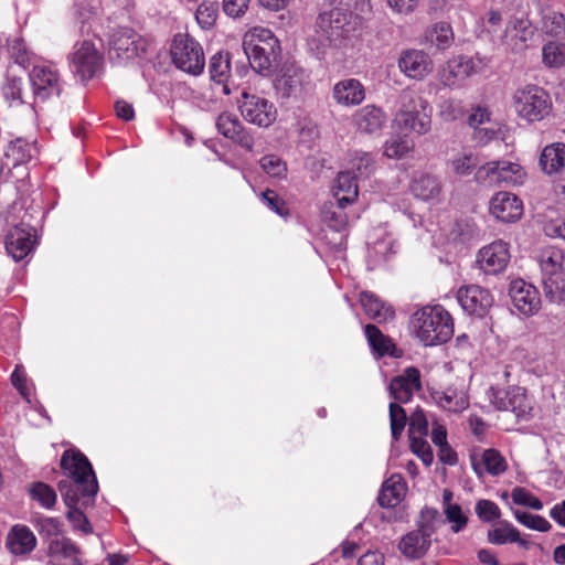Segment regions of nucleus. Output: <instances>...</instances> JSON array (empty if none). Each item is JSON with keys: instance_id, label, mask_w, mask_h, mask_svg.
Here are the masks:
<instances>
[{"instance_id": "nucleus-59", "label": "nucleus", "mask_w": 565, "mask_h": 565, "mask_svg": "<svg viewBox=\"0 0 565 565\" xmlns=\"http://www.w3.org/2000/svg\"><path fill=\"white\" fill-rule=\"evenodd\" d=\"M511 498L513 503L518 505L529 507L533 510L543 508L542 501L522 487H515L511 492Z\"/></svg>"}, {"instance_id": "nucleus-18", "label": "nucleus", "mask_w": 565, "mask_h": 565, "mask_svg": "<svg viewBox=\"0 0 565 565\" xmlns=\"http://www.w3.org/2000/svg\"><path fill=\"white\" fill-rule=\"evenodd\" d=\"M434 526L429 523L422 524L417 530L404 535L398 544L401 553L412 559L423 557L430 547Z\"/></svg>"}, {"instance_id": "nucleus-38", "label": "nucleus", "mask_w": 565, "mask_h": 565, "mask_svg": "<svg viewBox=\"0 0 565 565\" xmlns=\"http://www.w3.org/2000/svg\"><path fill=\"white\" fill-rule=\"evenodd\" d=\"M540 166L547 174L558 172L565 166V143L555 142L546 146L540 156Z\"/></svg>"}, {"instance_id": "nucleus-57", "label": "nucleus", "mask_w": 565, "mask_h": 565, "mask_svg": "<svg viewBox=\"0 0 565 565\" xmlns=\"http://www.w3.org/2000/svg\"><path fill=\"white\" fill-rule=\"evenodd\" d=\"M452 171L458 175L470 174L479 164L478 157L473 153H462L450 162Z\"/></svg>"}, {"instance_id": "nucleus-50", "label": "nucleus", "mask_w": 565, "mask_h": 565, "mask_svg": "<svg viewBox=\"0 0 565 565\" xmlns=\"http://www.w3.org/2000/svg\"><path fill=\"white\" fill-rule=\"evenodd\" d=\"M413 142L406 137H396L387 140L384 147V154L391 159H401L412 148Z\"/></svg>"}, {"instance_id": "nucleus-52", "label": "nucleus", "mask_w": 565, "mask_h": 565, "mask_svg": "<svg viewBox=\"0 0 565 565\" xmlns=\"http://www.w3.org/2000/svg\"><path fill=\"white\" fill-rule=\"evenodd\" d=\"M62 522L57 518L44 516L39 519L36 527L42 539H60L62 534Z\"/></svg>"}, {"instance_id": "nucleus-26", "label": "nucleus", "mask_w": 565, "mask_h": 565, "mask_svg": "<svg viewBox=\"0 0 565 565\" xmlns=\"http://www.w3.org/2000/svg\"><path fill=\"white\" fill-rule=\"evenodd\" d=\"M332 97L339 105L356 106L365 99V88L356 78L342 79L333 86Z\"/></svg>"}, {"instance_id": "nucleus-9", "label": "nucleus", "mask_w": 565, "mask_h": 565, "mask_svg": "<svg viewBox=\"0 0 565 565\" xmlns=\"http://www.w3.org/2000/svg\"><path fill=\"white\" fill-rule=\"evenodd\" d=\"M71 67L86 82L96 76L104 67V56L89 41H83L74 46L71 55Z\"/></svg>"}, {"instance_id": "nucleus-30", "label": "nucleus", "mask_w": 565, "mask_h": 565, "mask_svg": "<svg viewBox=\"0 0 565 565\" xmlns=\"http://www.w3.org/2000/svg\"><path fill=\"white\" fill-rule=\"evenodd\" d=\"M39 153L36 142L24 138L11 140L4 150V156L12 167H18L35 159Z\"/></svg>"}, {"instance_id": "nucleus-58", "label": "nucleus", "mask_w": 565, "mask_h": 565, "mask_svg": "<svg viewBox=\"0 0 565 565\" xmlns=\"http://www.w3.org/2000/svg\"><path fill=\"white\" fill-rule=\"evenodd\" d=\"M476 514L478 518L486 523L499 520L501 516V510L498 504L491 500L481 499L476 503Z\"/></svg>"}, {"instance_id": "nucleus-5", "label": "nucleus", "mask_w": 565, "mask_h": 565, "mask_svg": "<svg viewBox=\"0 0 565 565\" xmlns=\"http://www.w3.org/2000/svg\"><path fill=\"white\" fill-rule=\"evenodd\" d=\"M170 54L177 68L191 75L202 74L205 57L202 45L188 33H178L173 36Z\"/></svg>"}, {"instance_id": "nucleus-47", "label": "nucleus", "mask_w": 565, "mask_h": 565, "mask_svg": "<svg viewBox=\"0 0 565 565\" xmlns=\"http://www.w3.org/2000/svg\"><path fill=\"white\" fill-rule=\"evenodd\" d=\"M388 411L392 438L397 441L406 426L407 414L398 403H391Z\"/></svg>"}, {"instance_id": "nucleus-24", "label": "nucleus", "mask_w": 565, "mask_h": 565, "mask_svg": "<svg viewBox=\"0 0 565 565\" xmlns=\"http://www.w3.org/2000/svg\"><path fill=\"white\" fill-rule=\"evenodd\" d=\"M305 78V71L300 66L285 65L274 79V88L281 98H289L301 92Z\"/></svg>"}, {"instance_id": "nucleus-56", "label": "nucleus", "mask_w": 565, "mask_h": 565, "mask_svg": "<svg viewBox=\"0 0 565 565\" xmlns=\"http://www.w3.org/2000/svg\"><path fill=\"white\" fill-rule=\"evenodd\" d=\"M259 164L265 173L274 178H281L287 172V166L285 161H282L276 154L264 156L259 160Z\"/></svg>"}, {"instance_id": "nucleus-15", "label": "nucleus", "mask_w": 565, "mask_h": 565, "mask_svg": "<svg viewBox=\"0 0 565 565\" xmlns=\"http://www.w3.org/2000/svg\"><path fill=\"white\" fill-rule=\"evenodd\" d=\"M215 127L224 138L232 140L246 151H253L254 137L235 114L221 113L216 118Z\"/></svg>"}, {"instance_id": "nucleus-40", "label": "nucleus", "mask_w": 565, "mask_h": 565, "mask_svg": "<svg viewBox=\"0 0 565 565\" xmlns=\"http://www.w3.org/2000/svg\"><path fill=\"white\" fill-rule=\"evenodd\" d=\"M271 47L280 49L275 34L266 28L255 26L243 36V49Z\"/></svg>"}, {"instance_id": "nucleus-4", "label": "nucleus", "mask_w": 565, "mask_h": 565, "mask_svg": "<svg viewBox=\"0 0 565 565\" xmlns=\"http://www.w3.org/2000/svg\"><path fill=\"white\" fill-rule=\"evenodd\" d=\"M513 107L521 118L535 122L550 115L552 99L544 88L530 84L515 90Z\"/></svg>"}, {"instance_id": "nucleus-36", "label": "nucleus", "mask_w": 565, "mask_h": 565, "mask_svg": "<svg viewBox=\"0 0 565 565\" xmlns=\"http://www.w3.org/2000/svg\"><path fill=\"white\" fill-rule=\"evenodd\" d=\"M333 191L339 207L344 209L348 204L353 203L359 195L355 175L349 171L339 172Z\"/></svg>"}, {"instance_id": "nucleus-21", "label": "nucleus", "mask_w": 565, "mask_h": 565, "mask_svg": "<svg viewBox=\"0 0 565 565\" xmlns=\"http://www.w3.org/2000/svg\"><path fill=\"white\" fill-rule=\"evenodd\" d=\"M355 19L354 13L331 9L329 12L319 14L317 24L330 38H347L354 30L353 21Z\"/></svg>"}, {"instance_id": "nucleus-29", "label": "nucleus", "mask_w": 565, "mask_h": 565, "mask_svg": "<svg viewBox=\"0 0 565 565\" xmlns=\"http://www.w3.org/2000/svg\"><path fill=\"white\" fill-rule=\"evenodd\" d=\"M406 492L407 483L403 476L393 473L383 482L377 502L382 508H395L404 500Z\"/></svg>"}, {"instance_id": "nucleus-55", "label": "nucleus", "mask_w": 565, "mask_h": 565, "mask_svg": "<svg viewBox=\"0 0 565 565\" xmlns=\"http://www.w3.org/2000/svg\"><path fill=\"white\" fill-rule=\"evenodd\" d=\"M515 518L522 525L539 532H547L552 527L551 523L542 515L516 511Z\"/></svg>"}, {"instance_id": "nucleus-33", "label": "nucleus", "mask_w": 565, "mask_h": 565, "mask_svg": "<svg viewBox=\"0 0 565 565\" xmlns=\"http://www.w3.org/2000/svg\"><path fill=\"white\" fill-rule=\"evenodd\" d=\"M7 546L14 555L31 553L36 546V539L26 525H14L7 539Z\"/></svg>"}, {"instance_id": "nucleus-49", "label": "nucleus", "mask_w": 565, "mask_h": 565, "mask_svg": "<svg viewBox=\"0 0 565 565\" xmlns=\"http://www.w3.org/2000/svg\"><path fill=\"white\" fill-rule=\"evenodd\" d=\"M342 210L340 207V211H335L332 205L327 204L321 210L322 221L337 232L344 230L348 224V217Z\"/></svg>"}, {"instance_id": "nucleus-8", "label": "nucleus", "mask_w": 565, "mask_h": 565, "mask_svg": "<svg viewBox=\"0 0 565 565\" xmlns=\"http://www.w3.org/2000/svg\"><path fill=\"white\" fill-rule=\"evenodd\" d=\"M237 106L244 120L260 128L271 126L278 116L273 102L247 90L242 92Z\"/></svg>"}, {"instance_id": "nucleus-54", "label": "nucleus", "mask_w": 565, "mask_h": 565, "mask_svg": "<svg viewBox=\"0 0 565 565\" xmlns=\"http://www.w3.org/2000/svg\"><path fill=\"white\" fill-rule=\"evenodd\" d=\"M428 419L423 408L416 407L409 416L408 436H427Z\"/></svg>"}, {"instance_id": "nucleus-31", "label": "nucleus", "mask_w": 565, "mask_h": 565, "mask_svg": "<svg viewBox=\"0 0 565 565\" xmlns=\"http://www.w3.org/2000/svg\"><path fill=\"white\" fill-rule=\"evenodd\" d=\"M409 190L416 199L433 202L438 200L441 184L435 175L422 173L413 178Z\"/></svg>"}, {"instance_id": "nucleus-41", "label": "nucleus", "mask_w": 565, "mask_h": 565, "mask_svg": "<svg viewBox=\"0 0 565 565\" xmlns=\"http://www.w3.org/2000/svg\"><path fill=\"white\" fill-rule=\"evenodd\" d=\"M488 541L491 544L503 545L507 543H519L527 547V541L520 537V532L511 523L503 521L499 526L488 531Z\"/></svg>"}, {"instance_id": "nucleus-48", "label": "nucleus", "mask_w": 565, "mask_h": 565, "mask_svg": "<svg viewBox=\"0 0 565 565\" xmlns=\"http://www.w3.org/2000/svg\"><path fill=\"white\" fill-rule=\"evenodd\" d=\"M50 555H61L63 557H76L79 553L78 546L68 537L52 539L47 545Z\"/></svg>"}, {"instance_id": "nucleus-23", "label": "nucleus", "mask_w": 565, "mask_h": 565, "mask_svg": "<svg viewBox=\"0 0 565 565\" xmlns=\"http://www.w3.org/2000/svg\"><path fill=\"white\" fill-rule=\"evenodd\" d=\"M387 121L386 113L376 105H366L358 109L352 116V122L361 134L376 135Z\"/></svg>"}, {"instance_id": "nucleus-14", "label": "nucleus", "mask_w": 565, "mask_h": 565, "mask_svg": "<svg viewBox=\"0 0 565 565\" xmlns=\"http://www.w3.org/2000/svg\"><path fill=\"white\" fill-rule=\"evenodd\" d=\"M30 82L36 100L45 102L61 94L60 75L57 70L49 65H35L30 75Z\"/></svg>"}, {"instance_id": "nucleus-46", "label": "nucleus", "mask_w": 565, "mask_h": 565, "mask_svg": "<svg viewBox=\"0 0 565 565\" xmlns=\"http://www.w3.org/2000/svg\"><path fill=\"white\" fill-rule=\"evenodd\" d=\"M8 52L10 57L19 65L28 67L31 62V53L23 39L14 36L8 40Z\"/></svg>"}, {"instance_id": "nucleus-6", "label": "nucleus", "mask_w": 565, "mask_h": 565, "mask_svg": "<svg viewBox=\"0 0 565 565\" xmlns=\"http://www.w3.org/2000/svg\"><path fill=\"white\" fill-rule=\"evenodd\" d=\"M525 175L524 169L519 163L498 160L480 166L475 173V180L488 186L516 185L523 183Z\"/></svg>"}, {"instance_id": "nucleus-61", "label": "nucleus", "mask_w": 565, "mask_h": 565, "mask_svg": "<svg viewBox=\"0 0 565 565\" xmlns=\"http://www.w3.org/2000/svg\"><path fill=\"white\" fill-rule=\"evenodd\" d=\"M263 202L275 213L280 216H288L289 209L282 198H280L274 190L267 189L262 193Z\"/></svg>"}, {"instance_id": "nucleus-11", "label": "nucleus", "mask_w": 565, "mask_h": 565, "mask_svg": "<svg viewBox=\"0 0 565 565\" xmlns=\"http://www.w3.org/2000/svg\"><path fill=\"white\" fill-rule=\"evenodd\" d=\"M457 300L465 312L478 318H483L494 302L489 289L475 284L461 286L457 290Z\"/></svg>"}, {"instance_id": "nucleus-32", "label": "nucleus", "mask_w": 565, "mask_h": 565, "mask_svg": "<svg viewBox=\"0 0 565 565\" xmlns=\"http://www.w3.org/2000/svg\"><path fill=\"white\" fill-rule=\"evenodd\" d=\"M430 396L440 408L447 412L461 413L469 407L468 395L455 387L434 391Z\"/></svg>"}, {"instance_id": "nucleus-27", "label": "nucleus", "mask_w": 565, "mask_h": 565, "mask_svg": "<svg viewBox=\"0 0 565 565\" xmlns=\"http://www.w3.org/2000/svg\"><path fill=\"white\" fill-rule=\"evenodd\" d=\"M359 299L369 319L377 323H384L395 318L393 307L374 292L367 290L361 291Z\"/></svg>"}, {"instance_id": "nucleus-34", "label": "nucleus", "mask_w": 565, "mask_h": 565, "mask_svg": "<svg viewBox=\"0 0 565 565\" xmlns=\"http://www.w3.org/2000/svg\"><path fill=\"white\" fill-rule=\"evenodd\" d=\"M250 67L262 74L268 75L280 54V49L258 47L244 49Z\"/></svg>"}, {"instance_id": "nucleus-63", "label": "nucleus", "mask_w": 565, "mask_h": 565, "mask_svg": "<svg viewBox=\"0 0 565 565\" xmlns=\"http://www.w3.org/2000/svg\"><path fill=\"white\" fill-rule=\"evenodd\" d=\"M250 0H223V11L231 18L243 17L249 7Z\"/></svg>"}, {"instance_id": "nucleus-35", "label": "nucleus", "mask_w": 565, "mask_h": 565, "mask_svg": "<svg viewBox=\"0 0 565 565\" xmlns=\"http://www.w3.org/2000/svg\"><path fill=\"white\" fill-rule=\"evenodd\" d=\"M425 44L436 47L438 51L450 49L455 42V34L450 23L440 21L426 29L424 33Z\"/></svg>"}, {"instance_id": "nucleus-22", "label": "nucleus", "mask_w": 565, "mask_h": 565, "mask_svg": "<svg viewBox=\"0 0 565 565\" xmlns=\"http://www.w3.org/2000/svg\"><path fill=\"white\" fill-rule=\"evenodd\" d=\"M490 213L499 221L513 223L523 214V203L510 192H498L492 196L489 206Z\"/></svg>"}, {"instance_id": "nucleus-13", "label": "nucleus", "mask_w": 565, "mask_h": 565, "mask_svg": "<svg viewBox=\"0 0 565 565\" xmlns=\"http://www.w3.org/2000/svg\"><path fill=\"white\" fill-rule=\"evenodd\" d=\"M36 242V231L29 224L20 223L10 228L6 235L4 247L15 262L24 259Z\"/></svg>"}, {"instance_id": "nucleus-7", "label": "nucleus", "mask_w": 565, "mask_h": 565, "mask_svg": "<svg viewBox=\"0 0 565 565\" xmlns=\"http://www.w3.org/2000/svg\"><path fill=\"white\" fill-rule=\"evenodd\" d=\"M149 42L130 28H119L110 39V58L127 64L147 53Z\"/></svg>"}, {"instance_id": "nucleus-12", "label": "nucleus", "mask_w": 565, "mask_h": 565, "mask_svg": "<svg viewBox=\"0 0 565 565\" xmlns=\"http://www.w3.org/2000/svg\"><path fill=\"white\" fill-rule=\"evenodd\" d=\"M397 66L407 78L424 81L433 73L434 61L424 50L406 49L401 52Z\"/></svg>"}, {"instance_id": "nucleus-10", "label": "nucleus", "mask_w": 565, "mask_h": 565, "mask_svg": "<svg viewBox=\"0 0 565 565\" xmlns=\"http://www.w3.org/2000/svg\"><path fill=\"white\" fill-rule=\"evenodd\" d=\"M478 72L475 57L456 55L446 61L438 71L439 83L450 89L460 88L465 82Z\"/></svg>"}, {"instance_id": "nucleus-45", "label": "nucleus", "mask_w": 565, "mask_h": 565, "mask_svg": "<svg viewBox=\"0 0 565 565\" xmlns=\"http://www.w3.org/2000/svg\"><path fill=\"white\" fill-rule=\"evenodd\" d=\"M29 492L31 499L36 501L44 509L50 510L56 503V492L47 483L41 481L34 482L31 484Z\"/></svg>"}, {"instance_id": "nucleus-64", "label": "nucleus", "mask_w": 565, "mask_h": 565, "mask_svg": "<svg viewBox=\"0 0 565 565\" xmlns=\"http://www.w3.org/2000/svg\"><path fill=\"white\" fill-rule=\"evenodd\" d=\"M373 157L367 152H356L352 159V167L359 172L360 175H369L373 169Z\"/></svg>"}, {"instance_id": "nucleus-37", "label": "nucleus", "mask_w": 565, "mask_h": 565, "mask_svg": "<svg viewBox=\"0 0 565 565\" xmlns=\"http://www.w3.org/2000/svg\"><path fill=\"white\" fill-rule=\"evenodd\" d=\"M209 72L211 79L223 85V93L230 95L227 82L231 77V60L228 52H217L210 58Z\"/></svg>"}, {"instance_id": "nucleus-60", "label": "nucleus", "mask_w": 565, "mask_h": 565, "mask_svg": "<svg viewBox=\"0 0 565 565\" xmlns=\"http://www.w3.org/2000/svg\"><path fill=\"white\" fill-rule=\"evenodd\" d=\"M440 117L446 121H454L465 114L462 102L455 98L444 100L439 107Z\"/></svg>"}, {"instance_id": "nucleus-39", "label": "nucleus", "mask_w": 565, "mask_h": 565, "mask_svg": "<svg viewBox=\"0 0 565 565\" xmlns=\"http://www.w3.org/2000/svg\"><path fill=\"white\" fill-rule=\"evenodd\" d=\"M74 502L64 501L66 507L68 508L66 518L73 524V526L77 530H81L85 534H89L93 532V527L85 515V513L77 507L78 504L87 508L94 503V501L85 502L84 498H82L81 493H75L72 498Z\"/></svg>"}, {"instance_id": "nucleus-42", "label": "nucleus", "mask_w": 565, "mask_h": 565, "mask_svg": "<svg viewBox=\"0 0 565 565\" xmlns=\"http://www.w3.org/2000/svg\"><path fill=\"white\" fill-rule=\"evenodd\" d=\"M542 62L548 68H559L565 64V43L550 41L542 49Z\"/></svg>"}, {"instance_id": "nucleus-53", "label": "nucleus", "mask_w": 565, "mask_h": 565, "mask_svg": "<svg viewBox=\"0 0 565 565\" xmlns=\"http://www.w3.org/2000/svg\"><path fill=\"white\" fill-rule=\"evenodd\" d=\"M411 450L415 454L425 466H430L434 460V454L429 444L425 440V436H409Z\"/></svg>"}, {"instance_id": "nucleus-3", "label": "nucleus", "mask_w": 565, "mask_h": 565, "mask_svg": "<svg viewBox=\"0 0 565 565\" xmlns=\"http://www.w3.org/2000/svg\"><path fill=\"white\" fill-rule=\"evenodd\" d=\"M564 254L550 246L541 250L539 264L545 299L551 303L565 305Z\"/></svg>"}, {"instance_id": "nucleus-25", "label": "nucleus", "mask_w": 565, "mask_h": 565, "mask_svg": "<svg viewBox=\"0 0 565 565\" xmlns=\"http://www.w3.org/2000/svg\"><path fill=\"white\" fill-rule=\"evenodd\" d=\"M418 104L422 108L420 110L416 107L412 110L402 108L397 114V121L405 130L413 131L417 135H425L430 130L431 118L430 115L426 113L428 108L427 102L419 98Z\"/></svg>"}, {"instance_id": "nucleus-17", "label": "nucleus", "mask_w": 565, "mask_h": 565, "mask_svg": "<svg viewBox=\"0 0 565 565\" xmlns=\"http://www.w3.org/2000/svg\"><path fill=\"white\" fill-rule=\"evenodd\" d=\"M535 31L536 29L526 17H513L507 23L503 43L508 45L512 52L521 53L529 47V42L532 41Z\"/></svg>"}, {"instance_id": "nucleus-62", "label": "nucleus", "mask_w": 565, "mask_h": 565, "mask_svg": "<svg viewBox=\"0 0 565 565\" xmlns=\"http://www.w3.org/2000/svg\"><path fill=\"white\" fill-rule=\"evenodd\" d=\"M4 97L10 100L11 104H23V82L21 78L12 77L8 78L3 87Z\"/></svg>"}, {"instance_id": "nucleus-2", "label": "nucleus", "mask_w": 565, "mask_h": 565, "mask_svg": "<svg viewBox=\"0 0 565 565\" xmlns=\"http://www.w3.org/2000/svg\"><path fill=\"white\" fill-rule=\"evenodd\" d=\"M413 323L425 345L446 343L454 335V319L443 306L422 308L415 312Z\"/></svg>"}, {"instance_id": "nucleus-44", "label": "nucleus", "mask_w": 565, "mask_h": 565, "mask_svg": "<svg viewBox=\"0 0 565 565\" xmlns=\"http://www.w3.org/2000/svg\"><path fill=\"white\" fill-rule=\"evenodd\" d=\"M218 17V2L214 0H204L195 11V19L203 30L212 29Z\"/></svg>"}, {"instance_id": "nucleus-43", "label": "nucleus", "mask_w": 565, "mask_h": 565, "mask_svg": "<svg viewBox=\"0 0 565 565\" xmlns=\"http://www.w3.org/2000/svg\"><path fill=\"white\" fill-rule=\"evenodd\" d=\"M481 463L491 476H500L508 470L507 459L495 448H489L482 452Z\"/></svg>"}, {"instance_id": "nucleus-28", "label": "nucleus", "mask_w": 565, "mask_h": 565, "mask_svg": "<svg viewBox=\"0 0 565 565\" xmlns=\"http://www.w3.org/2000/svg\"><path fill=\"white\" fill-rule=\"evenodd\" d=\"M364 334L375 356L399 358L402 355V351L397 349L393 339L384 334L375 324L367 323L364 327Z\"/></svg>"}, {"instance_id": "nucleus-1", "label": "nucleus", "mask_w": 565, "mask_h": 565, "mask_svg": "<svg viewBox=\"0 0 565 565\" xmlns=\"http://www.w3.org/2000/svg\"><path fill=\"white\" fill-rule=\"evenodd\" d=\"M61 468L68 479L58 482L63 501L74 502L75 493H81L85 502L95 501L98 483L88 458L78 449H67L61 458Z\"/></svg>"}, {"instance_id": "nucleus-20", "label": "nucleus", "mask_w": 565, "mask_h": 565, "mask_svg": "<svg viewBox=\"0 0 565 565\" xmlns=\"http://www.w3.org/2000/svg\"><path fill=\"white\" fill-rule=\"evenodd\" d=\"M390 394L398 403H408L416 391L422 388L420 372L415 366L406 367L401 375L391 380Z\"/></svg>"}, {"instance_id": "nucleus-51", "label": "nucleus", "mask_w": 565, "mask_h": 565, "mask_svg": "<svg viewBox=\"0 0 565 565\" xmlns=\"http://www.w3.org/2000/svg\"><path fill=\"white\" fill-rule=\"evenodd\" d=\"M444 514L451 524L450 529L454 533L461 532L468 524V516L459 504H448L444 508Z\"/></svg>"}, {"instance_id": "nucleus-19", "label": "nucleus", "mask_w": 565, "mask_h": 565, "mask_svg": "<svg viewBox=\"0 0 565 565\" xmlns=\"http://www.w3.org/2000/svg\"><path fill=\"white\" fill-rule=\"evenodd\" d=\"M509 246L503 241H495L480 249L477 263L486 274L501 273L510 262Z\"/></svg>"}, {"instance_id": "nucleus-16", "label": "nucleus", "mask_w": 565, "mask_h": 565, "mask_svg": "<svg viewBox=\"0 0 565 565\" xmlns=\"http://www.w3.org/2000/svg\"><path fill=\"white\" fill-rule=\"evenodd\" d=\"M509 295L512 307L525 317L535 315L541 308V297L537 289L523 279L511 282Z\"/></svg>"}]
</instances>
